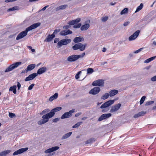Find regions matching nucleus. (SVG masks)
Instances as JSON below:
<instances>
[{
    "instance_id": "864d4df0",
    "label": "nucleus",
    "mask_w": 156,
    "mask_h": 156,
    "mask_svg": "<svg viewBox=\"0 0 156 156\" xmlns=\"http://www.w3.org/2000/svg\"><path fill=\"white\" fill-rule=\"evenodd\" d=\"M16 115L15 114L10 113V118H15L16 117Z\"/></svg>"
},
{
    "instance_id": "5fc2aeb1",
    "label": "nucleus",
    "mask_w": 156,
    "mask_h": 156,
    "mask_svg": "<svg viewBox=\"0 0 156 156\" xmlns=\"http://www.w3.org/2000/svg\"><path fill=\"white\" fill-rule=\"evenodd\" d=\"M21 84L19 82H17V87H18V89L19 90L21 87Z\"/></svg>"
},
{
    "instance_id": "5701e85b",
    "label": "nucleus",
    "mask_w": 156,
    "mask_h": 156,
    "mask_svg": "<svg viewBox=\"0 0 156 156\" xmlns=\"http://www.w3.org/2000/svg\"><path fill=\"white\" fill-rule=\"evenodd\" d=\"M90 24L88 23H87L84 25H82L81 28L80 30L81 31H83L87 30L90 27Z\"/></svg>"
},
{
    "instance_id": "2f4dec72",
    "label": "nucleus",
    "mask_w": 156,
    "mask_h": 156,
    "mask_svg": "<svg viewBox=\"0 0 156 156\" xmlns=\"http://www.w3.org/2000/svg\"><path fill=\"white\" fill-rule=\"evenodd\" d=\"M95 140L94 138H90L88 140H87V141H86L85 142V144H86L91 143L92 142H93L94 141H95Z\"/></svg>"
},
{
    "instance_id": "412c9836",
    "label": "nucleus",
    "mask_w": 156,
    "mask_h": 156,
    "mask_svg": "<svg viewBox=\"0 0 156 156\" xmlns=\"http://www.w3.org/2000/svg\"><path fill=\"white\" fill-rule=\"evenodd\" d=\"M55 37V36L54 35V34L51 35H48L47 36L46 39L44 40V41H47V42H50L51 41L52 39L54 38Z\"/></svg>"
},
{
    "instance_id": "2eb2a0df",
    "label": "nucleus",
    "mask_w": 156,
    "mask_h": 156,
    "mask_svg": "<svg viewBox=\"0 0 156 156\" xmlns=\"http://www.w3.org/2000/svg\"><path fill=\"white\" fill-rule=\"evenodd\" d=\"M59 147L58 146H55L51 148H49L44 151V153L46 154H48L53 152L54 151L58 150Z\"/></svg>"
},
{
    "instance_id": "4468645a",
    "label": "nucleus",
    "mask_w": 156,
    "mask_h": 156,
    "mask_svg": "<svg viewBox=\"0 0 156 156\" xmlns=\"http://www.w3.org/2000/svg\"><path fill=\"white\" fill-rule=\"evenodd\" d=\"M62 109V107H57L52 109L50 112L48 113L51 116V117H52L55 115V112H56L58 111H60Z\"/></svg>"
},
{
    "instance_id": "8fccbe9b",
    "label": "nucleus",
    "mask_w": 156,
    "mask_h": 156,
    "mask_svg": "<svg viewBox=\"0 0 156 156\" xmlns=\"http://www.w3.org/2000/svg\"><path fill=\"white\" fill-rule=\"evenodd\" d=\"M34 85V84H32L28 88V90H31L33 88Z\"/></svg>"
},
{
    "instance_id": "dca6fc26",
    "label": "nucleus",
    "mask_w": 156,
    "mask_h": 156,
    "mask_svg": "<svg viewBox=\"0 0 156 156\" xmlns=\"http://www.w3.org/2000/svg\"><path fill=\"white\" fill-rule=\"evenodd\" d=\"M37 76V73H32L29 75L27 77L25 80V81H27L33 80Z\"/></svg>"
},
{
    "instance_id": "393cba45",
    "label": "nucleus",
    "mask_w": 156,
    "mask_h": 156,
    "mask_svg": "<svg viewBox=\"0 0 156 156\" xmlns=\"http://www.w3.org/2000/svg\"><path fill=\"white\" fill-rule=\"evenodd\" d=\"M58 94L56 93L53 95L51 96L49 98V101H52L54 99H56L58 98Z\"/></svg>"
},
{
    "instance_id": "a878e982",
    "label": "nucleus",
    "mask_w": 156,
    "mask_h": 156,
    "mask_svg": "<svg viewBox=\"0 0 156 156\" xmlns=\"http://www.w3.org/2000/svg\"><path fill=\"white\" fill-rule=\"evenodd\" d=\"M72 132H69L64 135L62 137V140H64L69 137L72 134Z\"/></svg>"
},
{
    "instance_id": "c756f323",
    "label": "nucleus",
    "mask_w": 156,
    "mask_h": 156,
    "mask_svg": "<svg viewBox=\"0 0 156 156\" xmlns=\"http://www.w3.org/2000/svg\"><path fill=\"white\" fill-rule=\"evenodd\" d=\"M143 7V4L142 3H141L140 5L138 6L136 9V11H135V12H137L140 10Z\"/></svg>"
},
{
    "instance_id": "7c9ffc66",
    "label": "nucleus",
    "mask_w": 156,
    "mask_h": 156,
    "mask_svg": "<svg viewBox=\"0 0 156 156\" xmlns=\"http://www.w3.org/2000/svg\"><path fill=\"white\" fill-rule=\"evenodd\" d=\"M109 94L108 93H105L101 97V99L103 100H105L108 98Z\"/></svg>"
},
{
    "instance_id": "69168bd1",
    "label": "nucleus",
    "mask_w": 156,
    "mask_h": 156,
    "mask_svg": "<svg viewBox=\"0 0 156 156\" xmlns=\"http://www.w3.org/2000/svg\"><path fill=\"white\" fill-rule=\"evenodd\" d=\"M87 117H84L82 118V120H86V119H87Z\"/></svg>"
},
{
    "instance_id": "4d7b16f0",
    "label": "nucleus",
    "mask_w": 156,
    "mask_h": 156,
    "mask_svg": "<svg viewBox=\"0 0 156 156\" xmlns=\"http://www.w3.org/2000/svg\"><path fill=\"white\" fill-rule=\"evenodd\" d=\"M59 40V39L58 38H55L54 40V42L55 43H56L58 42H59L58 41Z\"/></svg>"
},
{
    "instance_id": "0e129e2a",
    "label": "nucleus",
    "mask_w": 156,
    "mask_h": 156,
    "mask_svg": "<svg viewBox=\"0 0 156 156\" xmlns=\"http://www.w3.org/2000/svg\"><path fill=\"white\" fill-rule=\"evenodd\" d=\"M80 115H81V113H80V112L78 113H76L75 115V117H77V116Z\"/></svg>"
},
{
    "instance_id": "c85d7f7f",
    "label": "nucleus",
    "mask_w": 156,
    "mask_h": 156,
    "mask_svg": "<svg viewBox=\"0 0 156 156\" xmlns=\"http://www.w3.org/2000/svg\"><path fill=\"white\" fill-rule=\"evenodd\" d=\"M16 85H14L11 87H10V91H12L13 93L14 94H16Z\"/></svg>"
},
{
    "instance_id": "6e6d98bb",
    "label": "nucleus",
    "mask_w": 156,
    "mask_h": 156,
    "mask_svg": "<svg viewBox=\"0 0 156 156\" xmlns=\"http://www.w3.org/2000/svg\"><path fill=\"white\" fill-rule=\"evenodd\" d=\"M140 115H138V113L137 114H136L134 115L133 116V117L135 118H136L139 117H140Z\"/></svg>"
},
{
    "instance_id": "39448f33",
    "label": "nucleus",
    "mask_w": 156,
    "mask_h": 156,
    "mask_svg": "<svg viewBox=\"0 0 156 156\" xmlns=\"http://www.w3.org/2000/svg\"><path fill=\"white\" fill-rule=\"evenodd\" d=\"M71 41V40L70 39H63L61 40L60 41L58 42L57 44L58 46V48H59L61 46L63 45H66L70 43Z\"/></svg>"
},
{
    "instance_id": "ddd939ff",
    "label": "nucleus",
    "mask_w": 156,
    "mask_h": 156,
    "mask_svg": "<svg viewBox=\"0 0 156 156\" xmlns=\"http://www.w3.org/2000/svg\"><path fill=\"white\" fill-rule=\"evenodd\" d=\"M111 116L112 114L111 113L104 114L100 116L98 120L99 121H101L104 119H105L109 118Z\"/></svg>"
},
{
    "instance_id": "c9c22d12",
    "label": "nucleus",
    "mask_w": 156,
    "mask_h": 156,
    "mask_svg": "<svg viewBox=\"0 0 156 156\" xmlns=\"http://www.w3.org/2000/svg\"><path fill=\"white\" fill-rule=\"evenodd\" d=\"M49 111V110L48 109H45V110H43L42 111V112L40 113L41 115H42L48 112Z\"/></svg>"
},
{
    "instance_id": "b1692460",
    "label": "nucleus",
    "mask_w": 156,
    "mask_h": 156,
    "mask_svg": "<svg viewBox=\"0 0 156 156\" xmlns=\"http://www.w3.org/2000/svg\"><path fill=\"white\" fill-rule=\"evenodd\" d=\"M118 93V91L115 90H113L109 92V96L110 97L113 96L116 94Z\"/></svg>"
},
{
    "instance_id": "f704fd0d",
    "label": "nucleus",
    "mask_w": 156,
    "mask_h": 156,
    "mask_svg": "<svg viewBox=\"0 0 156 156\" xmlns=\"http://www.w3.org/2000/svg\"><path fill=\"white\" fill-rule=\"evenodd\" d=\"M87 74H91L94 72V69L92 68H88L87 69Z\"/></svg>"
},
{
    "instance_id": "79ce46f5",
    "label": "nucleus",
    "mask_w": 156,
    "mask_h": 156,
    "mask_svg": "<svg viewBox=\"0 0 156 156\" xmlns=\"http://www.w3.org/2000/svg\"><path fill=\"white\" fill-rule=\"evenodd\" d=\"M146 113V112L142 111L138 113V115L140 116L144 115Z\"/></svg>"
},
{
    "instance_id": "aec40b11",
    "label": "nucleus",
    "mask_w": 156,
    "mask_h": 156,
    "mask_svg": "<svg viewBox=\"0 0 156 156\" xmlns=\"http://www.w3.org/2000/svg\"><path fill=\"white\" fill-rule=\"evenodd\" d=\"M47 70V68L45 67H43L39 69L37 71V74L40 75L44 73Z\"/></svg>"
},
{
    "instance_id": "f257e3e1",
    "label": "nucleus",
    "mask_w": 156,
    "mask_h": 156,
    "mask_svg": "<svg viewBox=\"0 0 156 156\" xmlns=\"http://www.w3.org/2000/svg\"><path fill=\"white\" fill-rule=\"evenodd\" d=\"M40 25L41 23H37L31 25L27 28L25 31H23L19 34L16 37V40H19L24 37L27 35L28 32L37 28Z\"/></svg>"
},
{
    "instance_id": "4c0bfd02",
    "label": "nucleus",
    "mask_w": 156,
    "mask_h": 156,
    "mask_svg": "<svg viewBox=\"0 0 156 156\" xmlns=\"http://www.w3.org/2000/svg\"><path fill=\"white\" fill-rule=\"evenodd\" d=\"M145 98L146 97L145 96H143L142 97L140 101V105L144 103Z\"/></svg>"
},
{
    "instance_id": "774afa93",
    "label": "nucleus",
    "mask_w": 156,
    "mask_h": 156,
    "mask_svg": "<svg viewBox=\"0 0 156 156\" xmlns=\"http://www.w3.org/2000/svg\"><path fill=\"white\" fill-rule=\"evenodd\" d=\"M85 55V53L84 52L82 54V55H80L81 57H83Z\"/></svg>"
},
{
    "instance_id": "1a4fd4ad",
    "label": "nucleus",
    "mask_w": 156,
    "mask_h": 156,
    "mask_svg": "<svg viewBox=\"0 0 156 156\" xmlns=\"http://www.w3.org/2000/svg\"><path fill=\"white\" fill-rule=\"evenodd\" d=\"M121 106V105L120 103H119L111 107L110 112L111 113L116 112L120 108Z\"/></svg>"
},
{
    "instance_id": "bb28decb",
    "label": "nucleus",
    "mask_w": 156,
    "mask_h": 156,
    "mask_svg": "<svg viewBox=\"0 0 156 156\" xmlns=\"http://www.w3.org/2000/svg\"><path fill=\"white\" fill-rule=\"evenodd\" d=\"M68 5H64L59 6L56 8V10L58 11L60 10L64 9L67 8Z\"/></svg>"
},
{
    "instance_id": "3c124183",
    "label": "nucleus",
    "mask_w": 156,
    "mask_h": 156,
    "mask_svg": "<svg viewBox=\"0 0 156 156\" xmlns=\"http://www.w3.org/2000/svg\"><path fill=\"white\" fill-rule=\"evenodd\" d=\"M151 80L152 81H156V75L151 78Z\"/></svg>"
},
{
    "instance_id": "473e14b6",
    "label": "nucleus",
    "mask_w": 156,
    "mask_h": 156,
    "mask_svg": "<svg viewBox=\"0 0 156 156\" xmlns=\"http://www.w3.org/2000/svg\"><path fill=\"white\" fill-rule=\"evenodd\" d=\"M128 12V9L127 8H124L120 12V14L121 15L127 13Z\"/></svg>"
},
{
    "instance_id": "20e7f679",
    "label": "nucleus",
    "mask_w": 156,
    "mask_h": 156,
    "mask_svg": "<svg viewBox=\"0 0 156 156\" xmlns=\"http://www.w3.org/2000/svg\"><path fill=\"white\" fill-rule=\"evenodd\" d=\"M86 45V44H83L81 43H77L73 46L72 47V48L74 50H76L78 49H80L81 51H83L85 50Z\"/></svg>"
},
{
    "instance_id": "f8f14e48",
    "label": "nucleus",
    "mask_w": 156,
    "mask_h": 156,
    "mask_svg": "<svg viewBox=\"0 0 156 156\" xmlns=\"http://www.w3.org/2000/svg\"><path fill=\"white\" fill-rule=\"evenodd\" d=\"M140 32V31L139 30L136 31L133 35L129 37V40L131 41L136 39L138 36Z\"/></svg>"
},
{
    "instance_id": "72a5a7b5",
    "label": "nucleus",
    "mask_w": 156,
    "mask_h": 156,
    "mask_svg": "<svg viewBox=\"0 0 156 156\" xmlns=\"http://www.w3.org/2000/svg\"><path fill=\"white\" fill-rule=\"evenodd\" d=\"M82 122H79L73 126V128H76L80 126L82 123Z\"/></svg>"
},
{
    "instance_id": "e2e57ef3",
    "label": "nucleus",
    "mask_w": 156,
    "mask_h": 156,
    "mask_svg": "<svg viewBox=\"0 0 156 156\" xmlns=\"http://www.w3.org/2000/svg\"><path fill=\"white\" fill-rule=\"evenodd\" d=\"M70 25H69L68 26V25H66V26H65L63 27V28H65V29H68L69 28V27H70Z\"/></svg>"
},
{
    "instance_id": "680f3d73",
    "label": "nucleus",
    "mask_w": 156,
    "mask_h": 156,
    "mask_svg": "<svg viewBox=\"0 0 156 156\" xmlns=\"http://www.w3.org/2000/svg\"><path fill=\"white\" fill-rule=\"evenodd\" d=\"M151 62L149 58L147 59V60H145L144 61V63H148L149 62Z\"/></svg>"
},
{
    "instance_id": "4be33fe9",
    "label": "nucleus",
    "mask_w": 156,
    "mask_h": 156,
    "mask_svg": "<svg viewBox=\"0 0 156 156\" xmlns=\"http://www.w3.org/2000/svg\"><path fill=\"white\" fill-rule=\"evenodd\" d=\"M35 64H31L27 66V68L25 69L26 72H27L28 71H30L33 69L35 67Z\"/></svg>"
},
{
    "instance_id": "6ab92c4d",
    "label": "nucleus",
    "mask_w": 156,
    "mask_h": 156,
    "mask_svg": "<svg viewBox=\"0 0 156 156\" xmlns=\"http://www.w3.org/2000/svg\"><path fill=\"white\" fill-rule=\"evenodd\" d=\"M72 31L69 30H64L60 32V34L62 36H65L68 34H71L72 33Z\"/></svg>"
},
{
    "instance_id": "6e6552de",
    "label": "nucleus",
    "mask_w": 156,
    "mask_h": 156,
    "mask_svg": "<svg viewBox=\"0 0 156 156\" xmlns=\"http://www.w3.org/2000/svg\"><path fill=\"white\" fill-rule=\"evenodd\" d=\"M104 83V80H103L99 79L94 81L92 83V85L93 86H103Z\"/></svg>"
},
{
    "instance_id": "a19ab883",
    "label": "nucleus",
    "mask_w": 156,
    "mask_h": 156,
    "mask_svg": "<svg viewBox=\"0 0 156 156\" xmlns=\"http://www.w3.org/2000/svg\"><path fill=\"white\" fill-rule=\"evenodd\" d=\"M154 102V101H149L147 102L145 104L146 106L149 105L153 104Z\"/></svg>"
},
{
    "instance_id": "7ed1b4c3",
    "label": "nucleus",
    "mask_w": 156,
    "mask_h": 156,
    "mask_svg": "<svg viewBox=\"0 0 156 156\" xmlns=\"http://www.w3.org/2000/svg\"><path fill=\"white\" fill-rule=\"evenodd\" d=\"M51 118V116L48 113L44 115L42 117V118L43 119L38 121L37 123L39 125H41L44 124L48 121L49 119Z\"/></svg>"
},
{
    "instance_id": "09e8293b",
    "label": "nucleus",
    "mask_w": 156,
    "mask_h": 156,
    "mask_svg": "<svg viewBox=\"0 0 156 156\" xmlns=\"http://www.w3.org/2000/svg\"><path fill=\"white\" fill-rule=\"evenodd\" d=\"M59 119H60L59 118H56L53 119L52 120V121H53V122H56L58 121H59Z\"/></svg>"
},
{
    "instance_id": "58836bf2",
    "label": "nucleus",
    "mask_w": 156,
    "mask_h": 156,
    "mask_svg": "<svg viewBox=\"0 0 156 156\" xmlns=\"http://www.w3.org/2000/svg\"><path fill=\"white\" fill-rule=\"evenodd\" d=\"M108 19V17L107 16L102 17L101 19V20L103 22H105Z\"/></svg>"
},
{
    "instance_id": "49530a36",
    "label": "nucleus",
    "mask_w": 156,
    "mask_h": 156,
    "mask_svg": "<svg viewBox=\"0 0 156 156\" xmlns=\"http://www.w3.org/2000/svg\"><path fill=\"white\" fill-rule=\"evenodd\" d=\"M69 25H74L76 24L73 20L69 21Z\"/></svg>"
},
{
    "instance_id": "f3484780",
    "label": "nucleus",
    "mask_w": 156,
    "mask_h": 156,
    "mask_svg": "<svg viewBox=\"0 0 156 156\" xmlns=\"http://www.w3.org/2000/svg\"><path fill=\"white\" fill-rule=\"evenodd\" d=\"M22 62H15V63L10 65V71L18 67L19 66L21 65Z\"/></svg>"
},
{
    "instance_id": "f03ea898",
    "label": "nucleus",
    "mask_w": 156,
    "mask_h": 156,
    "mask_svg": "<svg viewBox=\"0 0 156 156\" xmlns=\"http://www.w3.org/2000/svg\"><path fill=\"white\" fill-rule=\"evenodd\" d=\"M114 100H110L103 104L100 107L101 109H104L102 110V112H107L109 109L107 108L113 104L114 102Z\"/></svg>"
},
{
    "instance_id": "423d86ee",
    "label": "nucleus",
    "mask_w": 156,
    "mask_h": 156,
    "mask_svg": "<svg viewBox=\"0 0 156 156\" xmlns=\"http://www.w3.org/2000/svg\"><path fill=\"white\" fill-rule=\"evenodd\" d=\"M75 112V109H73L69 111V112L65 113L61 116V118L63 119L65 118H69L72 115V113Z\"/></svg>"
},
{
    "instance_id": "a18cd8bd",
    "label": "nucleus",
    "mask_w": 156,
    "mask_h": 156,
    "mask_svg": "<svg viewBox=\"0 0 156 156\" xmlns=\"http://www.w3.org/2000/svg\"><path fill=\"white\" fill-rule=\"evenodd\" d=\"M74 21V22L75 24H77V23H79L80 22L81 20V19L80 18H78L76 20H73Z\"/></svg>"
},
{
    "instance_id": "cd10ccee",
    "label": "nucleus",
    "mask_w": 156,
    "mask_h": 156,
    "mask_svg": "<svg viewBox=\"0 0 156 156\" xmlns=\"http://www.w3.org/2000/svg\"><path fill=\"white\" fill-rule=\"evenodd\" d=\"M9 152V150L4 151L0 153V156H5Z\"/></svg>"
},
{
    "instance_id": "0eeeda50",
    "label": "nucleus",
    "mask_w": 156,
    "mask_h": 156,
    "mask_svg": "<svg viewBox=\"0 0 156 156\" xmlns=\"http://www.w3.org/2000/svg\"><path fill=\"white\" fill-rule=\"evenodd\" d=\"M81 57L80 55H73L69 56L67 58V61L69 62H74Z\"/></svg>"
},
{
    "instance_id": "13d9d810",
    "label": "nucleus",
    "mask_w": 156,
    "mask_h": 156,
    "mask_svg": "<svg viewBox=\"0 0 156 156\" xmlns=\"http://www.w3.org/2000/svg\"><path fill=\"white\" fill-rule=\"evenodd\" d=\"M48 6V5H47L44 7L43 8H42L41 10V11H43L45 10L46 8Z\"/></svg>"
},
{
    "instance_id": "338daca9",
    "label": "nucleus",
    "mask_w": 156,
    "mask_h": 156,
    "mask_svg": "<svg viewBox=\"0 0 156 156\" xmlns=\"http://www.w3.org/2000/svg\"><path fill=\"white\" fill-rule=\"evenodd\" d=\"M107 63V62H102V63H101V66H103V65H104L105 64H106V63Z\"/></svg>"
},
{
    "instance_id": "c03bdc74",
    "label": "nucleus",
    "mask_w": 156,
    "mask_h": 156,
    "mask_svg": "<svg viewBox=\"0 0 156 156\" xmlns=\"http://www.w3.org/2000/svg\"><path fill=\"white\" fill-rule=\"evenodd\" d=\"M81 73V71L78 72L75 76V78L78 79L79 78V74Z\"/></svg>"
},
{
    "instance_id": "9d476101",
    "label": "nucleus",
    "mask_w": 156,
    "mask_h": 156,
    "mask_svg": "<svg viewBox=\"0 0 156 156\" xmlns=\"http://www.w3.org/2000/svg\"><path fill=\"white\" fill-rule=\"evenodd\" d=\"M28 149V147H25L24 148H20L18 150L16 151L13 153V155H16L18 154H22L26 151Z\"/></svg>"
},
{
    "instance_id": "a211bd4d",
    "label": "nucleus",
    "mask_w": 156,
    "mask_h": 156,
    "mask_svg": "<svg viewBox=\"0 0 156 156\" xmlns=\"http://www.w3.org/2000/svg\"><path fill=\"white\" fill-rule=\"evenodd\" d=\"M84 38L81 36L76 37L73 39V42L75 43H79L84 41Z\"/></svg>"
},
{
    "instance_id": "9b49d317",
    "label": "nucleus",
    "mask_w": 156,
    "mask_h": 156,
    "mask_svg": "<svg viewBox=\"0 0 156 156\" xmlns=\"http://www.w3.org/2000/svg\"><path fill=\"white\" fill-rule=\"evenodd\" d=\"M100 91V89L98 87H95L91 89L89 91V94L92 95H95L98 94Z\"/></svg>"
},
{
    "instance_id": "de8ad7c7",
    "label": "nucleus",
    "mask_w": 156,
    "mask_h": 156,
    "mask_svg": "<svg viewBox=\"0 0 156 156\" xmlns=\"http://www.w3.org/2000/svg\"><path fill=\"white\" fill-rule=\"evenodd\" d=\"M143 49V48H141L139 49L138 50H136L134 52V53H137L140 51H141Z\"/></svg>"
},
{
    "instance_id": "603ef678",
    "label": "nucleus",
    "mask_w": 156,
    "mask_h": 156,
    "mask_svg": "<svg viewBox=\"0 0 156 156\" xmlns=\"http://www.w3.org/2000/svg\"><path fill=\"white\" fill-rule=\"evenodd\" d=\"M130 23V22L129 21L126 22L124 23L123 26L125 27L127 26H128Z\"/></svg>"
},
{
    "instance_id": "ea45409f",
    "label": "nucleus",
    "mask_w": 156,
    "mask_h": 156,
    "mask_svg": "<svg viewBox=\"0 0 156 156\" xmlns=\"http://www.w3.org/2000/svg\"><path fill=\"white\" fill-rule=\"evenodd\" d=\"M19 9V8L18 6H15L12 8H10V11L18 10Z\"/></svg>"
},
{
    "instance_id": "052dcab7",
    "label": "nucleus",
    "mask_w": 156,
    "mask_h": 156,
    "mask_svg": "<svg viewBox=\"0 0 156 156\" xmlns=\"http://www.w3.org/2000/svg\"><path fill=\"white\" fill-rule=\"evenodd\" d=\"M156 58V56H153L149 58L150 61H151L154 60Z\"/></svg>"
},
{
    "instance_id": "37998d69",
    "label": "nucleus",
    "mask_w": 156,
    "mask_h": 156,
    "mask_svg": "<svg viewBox=\"0 0 156 156\" xmlns=\"http://www.w3.org/2000/svg\"><path fill=\"white\" fill-rule=\"evenodd\" d=\"M60 31V29H55L54 31L52 34H54V35H55L57 34L58 32H59Z\"/></svg>"
},
{
    "instance_id": "bf43d9fd",
    "label": "nucleus",
    "mask_w": 156,
    "mask_h": 156,
    "mask_svg": "<svg viewBox=\"0 0 156 156\" xmlns=\"http://www.w3.org/2000/svg\"><path fill=\"white\" fill-rule=\"evenodd\" d=\"M9 71H10V66H8V68L6 69L5 72L6 73Z\"/></svg>"
},
{
    "instance_id": "e433bc0d",
    "label": "nucleus",
    "mask_w": 156,
    "mask_h": 156,
    "mask_svg": "<svg viewBox=\"0 0 156 156\" xmlns=\"http://www.w3.org/2000/svg\"><path fill=\"white\" fill-rule=\"evenodd\" d=\"M81 26V23H79L75 24L73 27L74 28H80Z\"/></svg>"
}]
</instances>
